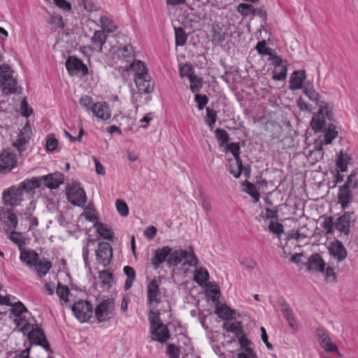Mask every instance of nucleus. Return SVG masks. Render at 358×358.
<instances>
[{
  "label": "nucleus",
  "instance_id": "a18cd8bd",
  "mask_svg": "<svg viewBox=\"0 0 358 358\" xmlns=\"http://www.w3.org/2000/svg\"><path fill=\"white\" fill-rule=\"evenodd\" d=\"M99 22L101 27L103 29L107 30L108 33H112L117 29L116 26L113 24L112 20L108 16H101L100 17Z\"/></svg>",
  "mask_w": 358,
  "mask_h": 358
},
{
  "label": "nucleus",
  "instance_id": "6e6d98bb",
  "mask_svg": "<svg viewBox=\"0 0 358 358\" xmlns=\"http://www.w3.org/2000/svg\"><path fill=\"white\" fill-rule=\"evenodd\" d=\"M189 83H190V90L193 93H196L200 90L202 86L201 78L197 77L194 75L190 77Z\"/></svg>",
  "mask_w": 358,
  "mask_h": 358
},
{
  "label": "nucleus",
  "instance_id": "79ce46f5",
  "mask_svg": "<svg viewBox=\"0 0 358 358\" xmlns=\"http://www.w3.org/2000/svg\"><path fill=\"white\" fill-rule=\"evenodd\" d=\"M230 164L229 166V171L231 174H232L236 178H238L241 175V169H242V161L241 159L238 160L234 159L229 160Z\"/></svg>",
  "mask_w": 358,
  "mask_h": 358
},
{
  "label": "nucleus",
  "instance_id": "09e8293b",
  "mask_svg": "<svg viewBox=\"0 0 358 358\" xmlns=\"http://www.w3.org/2000/svg\"><path fill=\"white\" fill-rule=\"evenodd\" d=\"M79 103L81 107L87 113L92 111L94 104V100L89 96H84L80 99Z\"/></svg>",
  "mask_w": 358,
  "mask_h": 358
},
{
  "label": "nucleus",
  "instance_id": "6e6552de",
  "mask_svg": "<svg viewBox=\"0 0 358 358\" xmlns=\"http://www.w3.org/2000/svg\"><path fill=\"white\" fill-rule=\"evenodd\" d=\"M113 249L111 245L106 242L99 243L96 251V261L103 266H107L112 259Z\"/></svg>",
  "mask_w": 358,
  "mask_h": 358
},
{
  "label": "nucleus",
  "instance_id": "680f3d73",
  "mask_svg": "<svg viewBox=\"0 0 358 358\" xmlns=\"http://www.w3.org/2000/svg\"><path fill=\"white\" fill-rule=\"evenodd\" d=\"M28 142V139L22 133L19 135L18 138L13 143L20 154L24 150V145Z\"/></svg>",
  "mask_w": 358,
  "mask_h": 358
},
{
  "label": "nucleus",
  "instance_id": "0e129e2a",
  "mask_svg": "<svg viewBox=\"0 0 358 358\" xmlns=\"http://www.w3.org/2000/svg\"><path fill=\"white\" fill-rule=\"evenodd\" d=\"M116 208L117 212L121 215L122 216H127L129 214V208L127 205V203L120 199H117L115 203Z\"/></svg>",
  "mask_w": 358,
  "mask_h": 358
},
{
  "label": "nucleus",
  "instance_id": "a19ab883",
  "mask_svg": "<svg viewBox=\"0 0 358 358\" xmlns=\"http://www.w3.org/2000/svg\"><path fill=\"white\" fill-rule=\"evenodd\" d=\"M242 185L245 187V192L255 199V203L259 200V194L255 185L248 180L242 182Z\"/></svg>",
  "mask_w": 358,
  "mask_h": 358
},
{
  "label": "nucleus",
  "instance_id": "6ab92c4d",
  "mask_svg": "<svg viewBox=\"0 0 358 358\" xmlns=\"http://www.w3.org/2000/svg\"><path fill=\"white\" fill-rule=\"evenodd\" d=\"M91 112L98 119L103 121H106L110 118V113L108 104L106 102H96Z\"/></svg>",
  "mask_w": 358,
  "mask_h": 358
},
{
  "label": "nucleus",
  "instance_id": "7ed1b4c3",
  "mask_svg": "<svg viewBox=\"0 0 358 358\" xmlns=\"http://www.w3.org/2000/svg\"><path fill=\"white\" fill-rule=\"evenodd\" d=\"M320 109L317 113L315 114L311 120V125L313 129L320 131L326 127V119L331 120L332 113L328 107L327 103L321 101L318 103Z\"/></svg>",
  "mask_w": 358,
  "mask_h": 358
},
{
  "label": "nucleus",
  "instance_id": "b1692460",
  "mask_svg": "<svg viewBox=\"0 0 358 358\" xmlns=\"http://www.w3.org/2000/svg\"><path fill=\"white\" fill-rule=\"evenodd\" d=\"M185 255L186 250L178 249L173 251L171 248V252L169 254L167 259V265L170 267L178 266L182 262L183 255Z\"/></svg>",
  "mask_w": 358,
  "mask_h": 358
},
{
  "label": "nucleus",
  "instance_id": "49530a36",
  "mask_svg": "<svg viewBox=\"0 0 358 358\" xmlns=\"http://www.w3.org/2000/svg\"><path fill=\"white\" fill-rule=\"evenodd\" d=\"M176 45L177 46H183L187 41V35L183 28L177 27L174 29Z\"/></svg>",
  "mask_w": 358,
  "mask_h": 358
},
{
  "label": "nucleus",
  "instance_id": "bb28decb",
  "mask_svg": "<svg viewBox=\"0 0 358 358\" xmlns=\"http://www.w3.org/2000/svg\"><path fill=\"white\" fill-rule=\"evenodd\" d=\"M41 185V176L34 177L29 180H25L21 182L19 186L22 188V192L24 191L29 192L36 188H38Z\"/></svg>",
  "mask_w": 358,
  "mask_h": 358
},
{
  "label": "nucleus",
  "instance_id": "412c9836",
  "mask_svg": "<svg viewBox=\"0 0 358 358\" xmlns=\"http://www.w3.org/2000/svg\"><path fill=\"white\" fill-rule=\"evenodd\" d=\"M125 71L127 72H134L135 78L148 74L146 66L140 60H134L133 62L126 67Z\"/></svg>",
  "mask_w": 358,
  "mask_h": 358
},
{
  "label": "nucleus",
  "instance_id": "9d476101",
  "mask_svg": "<svg viewBox=\"0 0 358 358\" xmlns=\"http://www.w3.org/2000/svg\"><path fill=\"white\" fill-rule=\"evenodd\" d=\"M66 67L70 75L81 74L85 76L88 74V69L80 59L75 57H69L66 61Z\"/></svg>",
  "mask_w": 358,
  "mask_h": 358
},
{
  "label": "nucleus",
  "instance_id": "4d7b16f0",
  "mask_svg": "<svg viewBox=\"0 0 358 358\" xmlns=\"http://www.w3.org/2000/svg\"><path fill=\"white\" fill-rule=\"evenodd\" d=\"M266 41L263 40L257 43L255 48L259 55L269 56L272 53V49L266 47Z\"/></svg>",
  "mask_w": 358,
  "mask_h": 358
},
{
  "label": "nucleus",
  "instance_id": "ddd939ff",
  "mask_svg": "<svg viewBox=\"0 0 358 358\" xmlns=\"http://www.w3.org/2000/svg\"><path fill=\"white\" fill-rule=\"evenodd\" d=\"M41 184L50 189H56L64 182V176L61 173H54L41 176Z\"/></svg>",
  "mask_w": 358,
  "mask_h": 358
},
{
  "label": "nucleus",
  "instance_id": "4be33fe9",
  "mask_svg": "<svg viewBox=\"0 0 358 358\" xmlns=\"http://www.w3.org/2000/svg\"><path fill=\"white\" fill-rule=\"evenodd\" d=\"M306 77V72L303 70L294 71L290 78V89L294 90L301 89Z\"/></svg>",
  "mask_w": 358,
  "mask_h": 358
},
{
  "label": "nucleus",
  "instance_id": "aec40b11",
  "mask_svg": "<svg viewBox=\"0 0 358 358\" xmlns=\"http://www.w3.org/2000/svg\"><path fill=\"white\" fill-rule=\"evenodd\" d=\"M338 203L343 209L349 206L353 200V194L352 190L345 187L341 186L338 191Z\"/></svg>",
  "mask_w": 358,
  "mask_h": 358
},
{
  "label": "nucleus",
  "instance_id": "2eb2a0df",
  "mask_svg": "<svg viewBox=\"0 0 358 358\" xmlns=\"http://www.w3.org/2000/svg\"><path fill=\"white\" fill-rule=\"evenodd\" d=\"M135 83L138 91L143 93L149 94L154 88V82L149 74L134 78Z\"/></svg>",
  "mask_w": 358,
  "mask_h": 358
},
{
  "label": "nucleus",
  "instance_id": "a211bd4d",
  "mask_svg": "<svg viewBox=\"0 0 358 358\" xmlns=\"http://www.w3.org/2000/svg\"><path fill=\"white\" fill-rule=\"evenodd\" d=\"M326 264L318 253L312 255L307 262V268L316 272H324Z\"/></svg>",
  "mask_w": 358,
  "mask_h": 358
},
{
  "label": "nucleus",
  "instance_id": "39448f33",
  "mask_svg": "<svg viewBox=\"0 0 358 358\" xmlns=\"http://www.w3.org/2000/svg\"><path fill=\"white\" fill-rule=\"evenodd\" d=\"M72 312L80 322H87L92 315L93 307L87 301L79 300L72 306Z\"/></svg>",
  "mask_w": 358,
  "mask_h": 358
},
{
  "label": "nucleus",
  "instance_id": "f257e3e1",
  "mask_svg": "<svg viewBox=\"0 0 358 358\" xmlns=\"http://www.w3.org/2000/svg\"><path fill=\"white\" fill-rule=\"evenodd\" d=\"M13 74V71L8 64L0 65V87L6 95L17 92V81Z\"/></svg>",
  "mask_w": 358,
  "mask_h": 358
},
{
  "label": "nucleus",
  "instance_id": "72a5a7b5",
  "mask_svg": "<svg viewBox=\"0 0 358 358\" xmlns=\"http://www.w3.org/2000/svg\"><path fill=\"white\" fill-rule=\"evenodd\" d=\"M212 41L216 43H222L225 38V33L219 24H213L211 30Z\"/></svg>",
  "mask_w": 358,
  "mask_h": 358
},
{
  "label": "nucleus",
  "instance_id": "c9c22d12",
  "mask_svg": "<svg viewBox=\"0 0 358 358\" xmlns=\"http://www.w3.org/2000/svg\"><path fill=\"white\" fill-rule=\"evenodd\" d=\"M96 232L101 236L104 239L111 240L113 237V232L111 229L106 227L104 224L96 222L94 224Z\"/></svg>",
  "mask_w": 358,
  "mask_h": 358
},
{
  "label": "nucleus",
  "instance_id": "9b49d317",
  "mask_svg": "<svg viewBox=\"0 0 358 358\" xmlns=\"http://www.w3.org/2000/svg\"><path fill=\"white\" fill-rule=\"evenodd\" d=\"M147 300L150 306L158 305L162 301L159 284L156 279H152L147 286Z\"/></svg>",
  "mask_w": 358,
  "mask_h": 358
},
{
  "label": "nucleus",
  "instance_id": "052dcab7",
  "mask_svg": "<svg viewBox=\"0 0 358 358\" xmlns=\"http://www.w3.org/2000/svg\"><path fill=\"white\" fill-rule=\"evenodd\" d=\"M26 312H27V309L20 301L15 303L10 309V313L16 317L21 316L23 313Z\"/></svg>",
  "mask_w": 358,
  "mask_h": 358
},
{
  "label": "nucleus",
  "instance_id": "58836bf2",
  "mask_svg": "<svg viewBox=\"0 0 358 358\" xmlns=\"http://www.w3.org/2000/svg\"><path fill=\"white\" fill-rule=\"evenodd\" d=\"M303 92L310 100L317 101V104L322 101L320 100V95L315 92L312 84L309 83H306L303 87Z\"/></svg>",
  "mask_w": 358,
  "mask_h": 358
},
{
  "label": "nucleus",
  "instance_id": "c85d7f7f",
  "mask_svg": "<svg viewBox=\"0 0 358 358\" xmlns=\"http://www.w3.org/2000/svg\"><path fill=\"white\" fill-rule=\"evenodd\" d=\"M0 220L6 223L10 229H15L18 221L15 213L10 211H3L0 213Z\"/></svg>",
  "mask_w": 358,
  "mask_h": 358
},
{
  "label": "nucleus",
  "instance_id": "e2e57ef3",
  "mask_svg": "<svg viewBox=\"0 0 358 358\" xmlns=\"http://www.w3.org/2000/svg\"><path fill=\"white\" fill-rule=\"evenodd\" d=\"M56 292L61 299L64 301H68L69 290L67 286L62 285L61 283L59 282Z\"/></svg>",
  "mask_w": 358,
  "mask_h": 358
},
{
  "label": "nucleus",
  "instance_id": "2f4dec72",
  "mask_svg": "<svg viewBox=\"0 0 358 358\" xmlns=\"http://www.w3.org/2000/svg\"><path fill=\"white\" fill-rule=\"evenodd\" d=\"M183 256V265H187L191 267H196L198 265L199 259L195 255L192 247H189L188 250H186V255Z\"/></svg>",
  "mask_w": 358,
  "mask_h": 358
},
{
  "label": "nucleus",
  "instance_id": "3c124183",
  "mask_svg": "<svg viewBox=\"0 0 358 358\" xmlns=\"http://www.w3.org/2000/svg\"><path fill=\"white\" fill-rule=\"evenodd\" d=\"M224 152H230L234 157V159L238 160L240 158V146L238 143H231L227 144L224 148Z\"/></svg>",
  "mask_w": 358,
  "mask_h": 358
},
{
  "label": "nucleus",
  "instance_id": "1a4fd4ad",
  "mask_svg": "<svg viewBox=\"0 0 358 358\" xmlns=\"http://www.w3.org/2000/svg\"><path fill=\"white\" fill-rule=\"evenodd\" d=\"M28 338L31 343L41 345L47 352H52L50 344L41 329L31 327V329L29 331Z\"/></svg>",
  "mask_w": 358,
  "mask_h": 358
},
{
  "label": "nucleus",
  "instance_id": "cd10ccee",
  "mask_svg": "<svg viewBox=\"0 0 358 358\" xmlns=\"http://www.w3.org/2000/svg\"><path fill=\"white\" fill-rule=\"evenodd\" d=\"M282 306V312L283 316L287 320L289 326L294 329L296 330L298 329V326L296 324V321L294 317V313L292 308L288 306L286 302H284L281 304Z\"/></svg>",
  "mask_w": 358,
  "mask_h": 358
},
{
  "label": "nucleus",
  "instance_id": "de8ad7c7",
  "mask_svg": "<svg viewBox=\"0 0 358 358\" xmlns=\"http://www.w3.org/2000/svg\"><path fill=\"white\" fill-rule=\"evenodd\" d=\"M222 327L227 331L232 332L236 334H240L243 332L242 326L241 322H226L223 324Z\"/></svg>",
  "mask_w": 358,
  "mask_h": 358
},
{
  "label": "nucleus",
  "instance_id": "423d86ee",
  "mask_svg": "<svg viewBox=\"0 0 358 358\" xmlns=\"http://www.w3.org/2000/svg\"><path fill=\"white\" fill-rule=\"evenodd\" d=\"M113 301L108 299L101 301L95 308V315L99 322L109 320L113 315Z\"/></svg>",
  "mask_w": 358,
  "mask_h": 358
},
{
  "label": "nucleus",
  "instance_id": "5fc2aeb1",
  "mask_svg": "<svg viewBox=\"0 0 358 358\" xmlns=\"http://www.w3.org/2000/svg\"><path fill=\"white\" fill-rule=\"evenodd\" d=\"M287 76V67L284 65L275 68L273 78L275 80H283Z\"/></svg>",
  "mask_w": 358,
  "mask_h": 358
},
{
  "label": "nucleus",
  "instance_id": "a878e982",
  "mask_svg": "<svg viewBox=\"0 0 358 358\" xmlns=\"http://www.w3.org/2000/svg\"><path fill=\"white\" fill-rule=\"evenodd\" d=\"M107 39V35L103 30L95 31L93 36L91 38V41L95 46L94 49H97L99 52H102V47L106 43Z\"/></svg>",
  "mask_w": 358,
  "mask_h": 358
},
{
  "label": "nucleus",
  "instance_id": "603ef678",
  "mask_svg": "<svg viewBox=\"0 0 358 358\" xmlns=\"http://www.w3.org/2000/svg\"><path fill=\"white\" fill-rule=\"evenodd\" d=\"M179 72L181 77H187L189 79L194 75L192 65L187 63L180 65Z\"/></svg>",
  "mask_w": 358,
  "mask_h": 358
},
{
  "label": "nucleus",
  "instance_id": "4468645a",
  "mask_svg": "<svg viewBox=\"0 0 358 358\" xmlns=\"http://www.w3.org/2000/svg\"><path fill=\"white\" fill-rule=\"evenodd\" d=\"M353 214V212H346L343 215L340 216L336 222H335V228L345 235H348L350 231V227Z\"/></svg>",
  "mask_w": 358,
  "mask_h": 358
},
{
  "label": "nucleus",
  "instance_id": "774afa93",
  "mask_svg": "<svg viewBox=\"0 0 358 358\" xmlns=\"http://www.w3.org/2000/svg\"><path fill=\"white\" fill-rule=\"evenodd\" d=\"M99 277L104 285H110L113 281V274L108 271H100Z\"/></svg>",
  "mask_w": 358,
  "mask_h": 358
},
{
  "label": "nucleus",
  "instance_id": "f3484780",
  "mask_svg": "<svg viewBox=\"0 0 358 358\" xmlns=\"http://www.w3.org/2000/svg\"><path fill=\"white\" fill-rule=\"evenodd\" d=\"M20 260L27 266H35L38 261V254L34 250L23 248L22 250H20Z\"/></svg>",
  "mask_w": 358,
  "mask_h": 358
},
{
  "label": "nucleus",
  "instance_id": "69168bd1",
  "mask_svg": "<svg viewBox=\"0 0 358 358\" xmlns=\"http://www.w3.org/2000/svg\"><path fill=\"white\" fill-rule=\"evenodd\" d=\"M320 344L326 352H334L337 351V347L332 343L329 337L326 340H322Z\"/></svg>",
  "mask_w": 358,
  "mask_h": 358
},
{
  "label": "nucleus",
  "instance_id": "ea45409f",
  "mask_svg": "<svg viewBox=\"0 0 358 358\" xmlns=\"http://www.w3.org/2000/svg\"><path fill=\"white\" fill-rule=\"evenodd\" d=\"M237 11L243 17L256 15V8L252 4L241 3L237 6Z\"/></svg>",
  "mask_w": 358,
  "mask_h": 358
},
{
  "label": "nucleus",
  "instance_id": "7c9ffc66",
  "mask_svg": "<svg viewBox=\"0 0 358 358\" xmlns=\"http://www.w3.org/2000/svg\"><path fill=\"white\" fill-rule=\"evenodd\" d=\"M337 136L336 127L334 124H329L327 128H324V139L322 141L326 145L331 144Z\"/></svg>",
  "mask_w": 358,
  "mask_h": 358
},
{
  "label": "nucleus",
  "instance_id": "dca6fc26",
  "mask_svg": "<svg viewBox=\"0 0 358 358\" xmlns=\"http://www.w3.org/2000/svg\"><path fill=\"white\" fill-rule=\"evenodd\" d=\"M171 252L169 246H164L155 250V256L152 259L151 264L155 268H158L162 263L167 262L169 254Z\"/></svg>",
  "mask_w": 358,
  "mask_h": 358
},
{
  "label": "nucleus",
  "instance_id": "0eeeda50",
  "mask_svg": "<svg viewBox=\"0 0 358 358\" xmlns=\"http://www.w3.org/2000/svg\"><path fill=\"white\" fill-rule=\"evenodd\" d=\"M22 188L20 186H12L3 192V200L6 206H17L22 201Z\"/></svg>",
  "mask_w": 358,
  "mask_h": 358
},
{
  "label": "nucleus",
  "instance_id": "5701e85b",
  "mask_svg": "<svg viewBox=\"0 0 358 358\" xmlns=\"http://www.w3.org/2000/svg\"><path fill=\"white\" fill-rule=\"evenodd\" d=\"M215 314L223 320H233L235 318L236 312L225 304L217 303L215 310Z\"/></svg>",
  "mask_w": 358,
  "mask_h": 358
},
{
  "label": "nucleus",
  "instance_id": "473e14b6",
  "mask_svg": "<svg viewBox=\"0 0 358 358\" xmlns=\"http://www.w3.org/2000/svg\"><path fill=\"white\" fill-rule=\"evenodd\" d=\"M36 271L40 278L45 276L52 268L51 262L45 258H43L38 262H36Z\"/></svg>",
  "mask_w": 358,
  "mask_h": 358
},
{
  "label": "nucleus",
  "instance_id": "8fccbe9b",
  "mask_svg": "<svg viewBox=\"0 0 358 358\" xmlns=\"http://www.w3.org/2000/svg\"><path fill=\"white\" fill-rule=\"evenodd\" d=\"M206 110V122L210 129H213L217 120V112L209 107H207Z\"/></svg>",
  "mask_w": 358,
  "mask_h": 358
},
{
  "label": "nucleus",
  "instance_id": "37998d69",
  "mask_svg": "<svg viewBox=\"0 0 358 358\" xmlns=\"http://www.w3.org/2000/svg\"><path fill=\"white\" fill-rule=\"evenodd\" d=\"M9 239L17 246L20 251L24 248L25 241L21 233L13 231L9 235Z\"/></svg>",
  "mask_w": 358,
  "mask_h": 358
},
{
  "label": "nucleus",
  "instance_id": "20e7f679",
  "mask_svg": "<svg viewBox=\"0 0 358 358\" xmlns=\"http://www.w3.org/2000/svg\"><path fill=\"white\" fill-rule=\"evenodd\" d=\"M66 196L68 201L73 206L83 207L87 201L85 190L78 183H73L66 187Z\"/></svg>",
  "mask_w": 358,
  "mask_h": 358
},
{
  "label": "nucleus",
  "instance_id": "4c0bfd02",
  "mask_svg": "<svg viewBox=\"0 0 358 358\" xmlns=\"http://www.w3.org/2000/svg\"><path fill=\"white\" fill-rule=\"evenodd\" d=\"M209 279V273L206 268H200L196 269L194 275V281L200 285H202Z\"/></svg>",
  "mask_w": 358,
  "mask_h": 358
},
{
  "label": "nucleus",
  "instance_id": "13d9d810",
  "mask_svg": "<svg viewBox=\"0 0 358 358\" xmlns=\"http://www.w3.org/2000/svg\"><path fill=\"white\" fill-rule=\"evenodd\" d=\"M343 187H345V188H349L350 189H356L358 187V180L356 178L355 171L351 173V174L348 177L347 182L343 185Z\"/></svg>",
  "mask_w": 358,
  "mask_h": 358
},
{
  "label": "nucleus",
  "instance_id": "e433bc0d",
  "mask_svg": "<svg viewBox=\"0 0 358 358\" xmlns=\"http://www.w3.org/2000/svg\"><path fill=\"white\" fill-rule=\"evenodd\" d=\"M124 274L127 275V279L124 282V289L129 290L132 284L136 278V271L134 269L129 266H125L123 268Z\"/></svg>",
  "mask_w": 358,
  "mask_h": 358
},
{
  "label": "nucleus",
  "instance_id": "864d4df0",
  "mask_svg": "<svg viewBox=\"0 0 358 358\" xmlns=\"http://www.w3.org/2000/svg\"><path fill=\"white\" fill-rule=\"evenodd\" d=\"M322 227L326 231V234H332L335 227V222L332 217H326L322 224Z\"/></svg>",
  "mask_w": 358,
  "mask_h": 358
},
{
  "label": "nucleus",
  "instance_id": "c03bdc74",
  "mask_svg": "<svg viewBox=\"0 0 358 358\" xmlns=\"http://www.w3.org/2000/svg\"><path fill=\"white\" fill-rule=\"evenodd\" d=\"M14 322L17 327L20 329V331L24 334L28 332L31 329V327H33L24 317L17 316V318L14 320Z\"/></svg>",
  "mask_w": 358,
  "mask_h": 358
},
{
  "label": "nucleus",
  "instance_id": "c756f323",
  "mask_svg": "<svg viewBox=\"0 0 358 358\" xmlns=\"http://www.w3.org/2000/svg\"><path fill=\"white\" fill-rule=\"evenodd\" d=\"M117 54L120 59L125 62H130L134 57V48L131 45H126L119 48L117 50Z\"/></svg>",
  "mask_w": 358,
  "mask_h": 358
},
{
  "label": "nucleus",
  "instance_id": "f8f14e48",
  "mask_svg": "<svg viewBox=\"0 0 358 358\" xmlns=\"http://www.w3.org/2000/svg\"><path fill=\"white\" fill-rule=\"evenodd\" d=\"M329 252L338 262H343L347 257V250L341 241L336 240L330 243Z\"/></svg>",
  "mask_w": 358,
  "mask_h": 358
},
{
  "label": "nucleus",
  "instance_id": "bf43d9fd",
  "mask_svg": "<svg viewBox=\"0 0 358 358\" xmlns=\"http://www.w3.org/2000/svg\"><path fill=\"white\" fill-rule=\"evenodd\" d=\"M215 137L221 141V145L227 143L229 141L228 133L223 129L218 128L215 131Z\"/></svg>",
  "mask_w": 358,
  "mask_h": 358
},
{
  "label": "nucleus",
  "instance_id": "f704fd0d",
  "mask_svg": "<svg viewBox=\"0 0 358 358\" xmlns=\"http://www.w3.org/2000/svg\"><path fill=\"white\" fill-rule=\"evenodd\" d=\"M350 159V157L347 153L341 151L338 155L336 163L338 171L341 172L345 171Z\"/></svg>",
  "mask_w": 358,
  "mask_h": 358
},
{
  "label": "nucleus",
  "instance_id": "393cba45",
  "mask_svg": "<svg viewBox=\"0 0 358 358\" xmlns=\"http://www.w3.org/2000/svg\"><path fill=\"white\" fill-rule=\"evenodd\" d=\"M16 164L14 155L8 152H3L0 155V171L3 169H11Z\"/></svg>",
  "mask_w": 358,
  "mask_h": 358
},
{
  "label": "nucleus",
  "instance_id": "f03ea898",
  "mask_svg": "<svg viewBox=\"0 0 358 358\" xmlns=\"http://www.w3.org/2000/svg\"><path fill=\"white\" fill-rule=\"evenodd\" d=\"M149 320L152 339L159 343L166 342L169 338V331L167 327L159 322V316L155 315L152 310L150 312Z\"/></svg>",
  "mask_w": 358,
  "mask_h": 358
},
{
  "label": "nucleus",
  "instance_id": "338daca9",
  "mask_svg": "<svg viewBox=\"0 0 358 358\" xmlns=\"http://www.w3.org/2000/svg\"><path fill=\"white\" fill-rule=\"evenodd\" d=\"M268 229L278 236H280L284 232L283 225L279 222H271L268 225Z\"/></svg>",
  "mask_w": 358,
  "mask_h": 358
}]
</instances>
